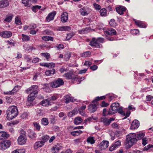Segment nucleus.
Instances as JSON below:
<instances>
[{"label": "nucleus", "instance_id": "obj_1", "mask_svg": "<svg viewBox=\"0 0 153 153\" xmlns=\"http://www.w3.org/2000/svg\"><path fill=\"white\" fill-rule=\"evenodd\" d=\"M7 118L10 120L17 116L18 114L17 108L15 106H11L7 111Z\"/></svg>", "mask_w": 153, "mask_h": 153}, {"label": "nucleus", "instance_id": "obj_2", "mask_svg": "<svg viewBox=\"0 0 153 153\" xmlns=\"http://www.w3.org/2000/svg\"><path fill=\"white\" fill-rule=\"evenodd\" d=\"M104 42V39L102 38H98L97 39L93 38L90 42L89 45L95 48H101L102 47L101 43Z\"/></svg>", "mask_w": 153, "mask_h": 153}, {"label": "nucleus", "instance_id": "obj_3", "mask_svg": "<svg viewBox=\"0 0 153 153\" xmlns=\"http://www.w3.org/2000/svg\"><path fill=\"white\" fill-rule=\"evenodd\" d=\"M134 134L130 133L127 136L126 142L129 146V147L135 144L137 142V139L135 138Z\"/></svg>", "mask_w": 153, "mask_h": 153}, {"label": "nucleus", "instance_id": "obj_4", "mask_svg": "<svg viewBox=\"0 0 153 153\" xmlns=\"http://www.w3.org/2000/svg\"><path fill=\"white\" fill-rule=\"evenodd\" d=\"M64 84L63 80L61 78H58L51 82L50 85L52 87L55 88L63 85Z\"/></svg>", "mask_w": 153, "mask_h": 153}, {"label": "nucleus", "instance_id": "obj_5", "mask_svg": "<svg viewBox=\"0 0 153 153\" xmlns=\"http://www.w3.org/2000/svg\"><path fill=\"white\" fill-rule=\"evenodd\" d=\"M119 105L118 103L115 102L112 104L109 109L108 114L112 115L116 113L118 111Z\"/></svg>", "mask_w": 153, "mask_h": 153}, {"label": "nucleus", "instance_id": "obj_6", "mask_svg": "<svg viewBox=\"0 0 153 153\" xmlns=\"http://www.w3.org/2000/svg\"><path fill=\"white\" fill-rule=\"evenodd\" d=\"M64 76L67 78L68 79H71L74 80V81H77L78 79V78L76 77V76L74 74L72 71H69L68 73L65 74Z\"/></svg>", "mask_w": 153, "mask_h": 153}, {"label": "nucleus", "instance_id": "obj_7", "mask_svg": "<svg viewBox=\"0 0 153 153\" xmlns=\"http://www.w3.org/2000/svg\"><path fill=\"white\" fill-rule=\"evenodd\" d=\"M11 145V142L9 140H5L0 142V149L5 150L8 148Z\"/></svg>", "mask_w": 153, "mask_h": 153}, {"label": "nucleus", "instance_id": "obj_8", "mask_svg": "<svg viewBox=\"0 0 153 153\" xmlns=\"http://www.w3.org/2000/svg\"><path fill=\"white\" fill-rule=\"evenodd\" d=\"M38 88V86L37 85H33L26 90V91L28 94L29 93H32L34 94H36L38 92L37 90Z\"/></svg>", "mask_w": 153, "mask_h": 153}, {"label": "nucleus", "instance_id": "obj_9", "mask_svg": "<svg viewBox=\"0 0 153 153\" xmlns=\"http://www.w3.org/2000/svg\"><path fill=\"white\" fill-rule=\"evenodd\" d=\"M90 104L88 107V111L91 113L94 112L97 110L98 105L97 104Z\"/></svg>", "mask_w": 153, "mask_h": 153}, {"label": "nucleus", "instance_id": "obj_10", "mask_svg": "<svg viewBox=\"0 0 153 153\" xmlns=\"http://www.w3.org/2000/svg\"><path fill=\"white\" fill-rule=\"evenodd\" d=\"M12 33L8 31H3L0 33L1 36L4 38H8L10 37L12 35Z\"/></svg>", "mask_w": 153, "mask_h": 153}, {"label": "nucleus", "instance_id": "obj_11", "mask_svg": "<svg viewBox=\"0 0 153 153\" xmlns=\"http://www.w3.org/2000/svg\"><path fill=\"white\" fill-rule=\"evenodd\" d=\"M139 126V122L136 120H134L132 123L130 129H135L138 128Z\"/></svg>", "mask_w": 153, "mask_h": 153}, {"label": "nucleus", "instance_id": "obj_12", "mask_svg": "<svg viewBox=\"0 0 153 153\" xmlns=\"http://www.w3.org/2000/svg\"><path fill=\"white\" fill-rule=\"evenodd\" d=\"M109 146V142L107 141H103L100 143V147L101 150L106 149Z\"/></svg>", "mask_w": 153, "mask_h": 153}, {"label": "nucleus", "instance_id": "obj_13", "mask_svg": "<svg viewBox=\"0 0 153 153\" xmlns=\"http://www.w3.org/2000/svg\"><path fill=\"white\" fill-rule=\"evenodd\" d=\"M121 145V141L120 140H118L115 142L109 148V150L110 151H112L115 150L117 148L120 146Z\"/></svg>", "mask_w": 153, "mask_h": 153}, {"label": "nucleus", "instance_id": "obj_14", "mask_svg": "<svg viewBox=\"0 0 153 153\" xmlns=\"http://www.w3.org/2000/svg\"><path fill=\"white\" fill-rule=\"evenodd\" d=\"M26 137L19 136L18 139V142L19 144L22 145L24 144L26 142Z\"/></svg>", "mask_w": 153, "mask_h": 153}, {"label": "nucleus", "instance_id": "obj_15", "mask_svg": "<svg viewBox=\"0 0 153 153\" xmlns=\"http://www.w3.org/2000/svg\"><path fill=\"white\" fill-rule=\"evenodd\" d=\"M116 11L120 15H123L126 11V9L123 6H119L116 8Z\"/></svg>", "mask_w": 153, "mask_h": 153}, {"label": "nucleus", "instance_id": "obj_16", "mask_svg": "<svg viewBox=\"0 0 153 153\" xmlns=\"http://www.w3.org/2000/svg\"><path fill=\"white\" fill-rule=\"evenodd\" d=\"M50 100L49 99H47L45 100H43L40 102V105L43 106L48 107L51 105Z\"/></svg>", "mask_w": 153, "mask_h": 153}, {"label": "nucleus", "instance_id": "obj_17", "mask_svg": "<svg viewBox=\"0 0 153 153\" xmlns=\"http://www.w3.org/2000/svg\"><path fill=\"white\" fill-rule=\"evenodd\" d=\"M19 90V86H16L12 91L4 92V94H13Z\"/></svg>", "mask_w": 153, "mask_h": 153}, {"label": "nucleus", "instance_id": "obj_18", "mask_svg": "<svg viewBox=\"0 0 153 153\" xmlns=\"http://www.w3.org/2000/svg\"><path fill=\"white\" fill-rule=\"evenodd\" d=\"M105 33L109 35H117V34L115 30L112 28H110L108 29V30L106 31Z\"/></svg>", "mask_w": 153, "mask_h": 153}, {"label": "nucleus", "instance_id": "obj_19", "mask_svg": "<svg viewBox=\"0 0 153 153\" xmlns=\"http://www.w3.org/2000/svg\"><path fill=\"white\" fill-rule=\"evenodd\" d=\"M135 136V138L137 139V141L138 140L142 139L145 136V134L142 132L140 131L137 132L136 133H134Z\"/></svg>", "mask_w": 153, "mask_h": 153}, {"label": "nucleus", "instance_id": "obj_20", "mask_svg": "<svg viewBox=\"0 0 153 153\" xmlns=\"http://www.w3.org/2000/svg\"><path fill=\"white\" fill-rule=\"evenodd\" d=\"M68 19V14L66 12L63 13L61 15V19L63 22H67Z\"/></svg>", "mask_w": 153, "mask_h": 153}, {"label": "nucleus", "instance_id": "obj_21", "mask_svg": "<svg viewBox=\"0 0 153 153\" xmlns=\"http://www.w3.org/2000/svg\"><path fill=\"white\" fill-rule=\"evenodd\" d=\"M64 102L66 103H68L70 102H73L74 101V98L69 95H66L64 97Z\"/></svg>", "mask_w": 153, "mask_h": 153}, {"label": "nucleus", "instance_id": "obj_22", "mask_svg": "<svg viewBox=\"0 0 153 153\" xmlns=\"http://www.w3.org/2000/svg\"><path fill=\"white\" fill-rule=\"evenodd\" d=\"M56 14L55 12L51 13L48 15L46 17V20L48 22H50L51 21L54 19V17Z\"/></svg>", "mask_w": 153, "mask_h": 153}, {"label": "nucleus", "instance_id": "obj_23", "mask_svg": "<svg viewBox=\"0 0 153 153\" xmlns=\"http://www.w3.org/2000/svg\"><path fill=\"white\" fill-rule=\"evenodd\" d=\"M71 27L68 26H63L59 27L57 29V30L61 31H68L71 30Z\"/></svg>", "mask_w": 153, "mask_h": 153}, {"label": "nucleus", "instance_id": "obj_24", "mask_svg": "<svg viewBox=\"0 0 153 153\" xmlns=\"http://www.w3.org/2000/svg\"><path fill=\"white\" fill-rule=\"evenodd\" d=\"M9 136V134L4 131L0 132V140H2L7 138Z\"/></svg>", "mask_w": 153, "mask_h": 153}, {"label": "nucleus", "instance_id": "obj_25", "mask_svg": "<svg viewBox=\"0 0 153 153\" xmlns=\"http://www.w3.org/2000/svg\"><path fill=\"white\" fill-rule=\"evenodd\" d=\"M9 5V3L7 0L0 1V8L6 7Z\"/></svg>", "mask_w": 153, "mask_h": 153}, {"label": "nucleus", "instance_id": "obj_26", "mask_svg": "<svg viewBox=\"0 0 153 153\" xmlns=\"http://www.w3.org/2000/svg\"><path fill=\"white\" fill-rule=\"evenodd\" d=\"M135 22V24L140 27L145 28L146 27V25L142 21H137L135 19H133Z\"/></svg>", "mask_w": 153, "mask_h": 153}, {"label": "nucleus", "instance_id": "obj_27", "mask_svg": "<svg viewBox=\"0 0 153 153\" xmlns=\"http://www.w3.org/2000/svg\"><path fill=\"white\" fill-rule=\"evenodd\" d=\"M101 121L103 123L104 125L105 126H108L110 124V121H109L106 117H102L101 118Z\"/></svg>", "mask_w": 153, "mask_h": 153}, {"label": "nucleus", "instance_id": "obj_28", "mask_svg": "<svg viewBox=\"0 0 153 153\" xmlns=\"http://www.w3.org/2000/svg\"><path fill=\"white\" fill-rule=\"evenodd\" d=\"M55 69L47 70L45 71V74L47 76H50L53 75L55 74Z\"/></svg>", "mask_w": 153, "mask_h": 153}, {"label": "nucleus", "instance_id": "obj_29", "mask_svg": "<svg viewBox=\"0 0 153 153\" xmlns=\"http://www.w3.org/2000/svg\"><path fill=\"white\" fill-rule=\"evenodd\" d=\"M44 144L41 141H38L35 143L34 145V148L35 149H37L39 147H42Z\"/></svg>", "mask_w": 153, "mask_h": 153}, {"label": "nucleus", "instance_id": "obj_30", "mask_svg": "<svg viewBox=\"0 0 153 153\" xmlns=\"http://www.w3.org/2000/svg\"><path fill=\"white\" fill-rule=\"evenodd\" d=\"M61 146L59 145H55L53 147L52 149L53 153H56L61 149Z\"/></svg>", "mask_w": 153, "mask_h": 153}, {"label": "nucleus", "instance_id": "obj_31", "mask_svg": "<svg viewBox=\"0 0 153 153\" xmlns=\"http://www.w3.org/2000/svg\"><path fill=\"white\" fill-rule=\"evenodd\" d=\"M91 30V28L90 27H86L85 28L82 29L79 31V33L80 34H85L86 33L88 32H89Z\"/></svg>", "mask_w": 153, "mask_h": 153}, {"label": "nucleus", "instance_id": "obj_32", "mask_svg": "<svg viewBox=\"0 0 153 153\" xmlns=\"http://www.w3.org/2000/svg\"><path fill=\"white\" fill-rule=\"evenodd\" d=\"M83 120L80 117H78L75 118L74 120V123L75 124L78 125L81 123Z\"/></svg>", "mask_w": 153, "mask_h": 153}, {"label": "nucleus", "instance_id": "obj_33", "mask_svg": "<svg viewBox=\"0 0 153 153\" xmlns=\"http://www.w3.org/2000/svg\"><path fill=\"white\" fill-rule=\"evenodd\" d=\"M87 141L88 143L92 144L95 143V140L93 137L90 136L88 138Z\"/></svg>", "mask_w": 153, "mask_h": 153}, {"label": "nucleus", "instance_id": "obj_34", "mask_svg": "<svg viewBox=\"0 0 153 153\" xmlns=\"http://www.w3.org/2000/svg\"><path fill=\"white\" fill-rule=\"evenodd\" d=\"M30 93V94L29 95L28 97V101L30 102L33 101V100L34 99L35 95L36 94L32 93Z\"/></svg>", "mask_w": 153, "mask_h": 153}, {"label": "nucleus", "instance_id": "obj_35", "mask_svg": "<svg viewBox=\"0 0 153 153\" xmlns=\"http://www.w3.org/2000/svg\"><path fill=\"white\" fill-rule=\"evenodd\" d=\"M105 96H103L101 97H97L95 98V100H93L92 102V103H94V102H97L99 100H102L105 99Z\"/></svg>", "mask_w": 153, "mask_h": 153}, {"label": "nucleus", "instance_id": "obj_36", "mask_svg": "<svg viewBox=\"0 0 153 153\" xmlns=\"http://www.w3.org/2000/svg\"><path fill=\"white\" fill-rule=\"evenodd\" d=\"M41 55L42 56L46 58L47 61L49 60L51 57L50 54L47 52L42 53H41Z\"/></svg>", "mask_w": 153, "mask_h": 153}, {"label": "nucleus", "instance_id": "obj_37", "mask_svg": "<svg viewBox=\"0 0 153 153\" xmlns=\"http://www.w3.org/2000/svg\"><path fill=\"white\" fill-rule=\"evenodd\" d=\"M82 133V131L81 130L76 131H72L71 134L73 136H76L79 135L81 134Z\"/></svg>", "mask_w": 153, "mask_h": 153}, {"label": "nucleus", "instance_id": "obj_38", "mask_svg": "<svg viewBox=\"0 0 153 153\" xmlns=\"http://www.w3.org/2000/svg\"><path fill=\"white\" fill-rule=\"evenodd\" d=\"M77 113V111L76 110L74 109L68 113V117H73Z\"/></svg>", "mask_w": 153, "mask_h": 153}, {"label": "nucleus", "instance_id": "obj_39", "mask_svg": "<svg viewBox=\"0 0 153 153\" xmlns=\"http://www.w3.org/2000/svg\"><path fill=\"white\" fill-rule=\"evenodd\" d=\"M42 38L43 40L46 41L49 40L53 41V37L48 36H44L42 37Z\"/></svg>", "mask_w": 153, "mask_h": 153}, {"label": "nucleus", "instance_id": "obj_40", "mask_svg": "<svg viewBox=\"0 0 153 153\" xmlns=\"http://www.w3.org/2000/svg\"><path fill=\"white\" fill-rule=\"evenodd\" d=\"M13 16V14H10V15H7L6 18L4 20V21L7 22H10L12 20Z\"/></svg>", "mask_w": 153, "mask_h": 153}, {"label": "nucleus", "instance_id": "obj_41", "mask_svg": "<svg viewBox=\"0 0 153 153\" xmlns=\"http://www.w3.org/2000/svg\"><path fill=\"white\" fill-rule=\"evenodd\" d=\"M49 138V136L46 135L43 136L41 137L42 140L41 141L44 144L45 142L48 141Z\"/></svg>", "mask_w": 153, "mask_h": 153}, {"label": "nucleus", "instance_id": "obj_42", "mask_svg": "<svg viewBox=\"0 0 153 153\" xmlns=\"http://www.w3.org/2000/svg\"><path fill=\"white\" fill-rule=\"evenodd\" d=\"M80 13L83 16H87L88 14V13H87L85 9V8L84 7L80 9Z\"/></svg>", "mask_w": 153, "mask_h": 153}, {"label": "nucleus", "instance_id": "obj_43", "mask_svg": "<svg viewBox=\"0 0 153 153\" xmlns=\"http://www.w3.org/2000/svg\"><path fill=\"white\" fill-rule=\"evenodd\" d=\"M106 10L105 8H102L100 10V13L102 16H105L107 15Z\"/></svg>", "mask_w": 153, "mask_h": 153}, {"label": "nucleus", "instance_id": "obj_44", "mask_svg": "<svg viewBox=\"0 0 153 153\" xmlns=\"http://www.w3.org/2000/svg\"><path fill=\"white\" fill-rule=\"evenodd\" d=\"M22 40L23 42H25L30 40V37L27 35L22 34Z\"/></svg>", "mask_w": 153, "mask_h": 153}, {"label": "nucleus", "instance_id": "obj_45", "mask_svg": "<svg viewBox=\"0 0 153 153\" xmlns=\"http://www.w3.org/2000/svg\"><path fill=\"white\" fill-rule=\"evenodd\" d=\"M42 124L44 126H47L48 124V121L47 119L45 118H42L41 120Z\"/></svg>", "mask_w": 153, "mask_h": 153}, {"label": "nucleus", "instance_id": "obj_46", "mask_svg": "<svg viewBox=\"0 0 153 153\" xmlns=\"http://www.w3.org/2000/svg\"><path fill=\"white\" fill-rule=\"evenodd\" d=\"M41 7V6L36 5L33 6L32 8V10L34 12L36 13L38 9H39Z\"/></svg>", "mask_w": 153, "mask_h": 153}, {"label": "nucleus", "instance_id": "obj_47", "mask_svg": "<svg viewBox=\"0 0 153 153\" xmlns=\"http://www.w3.org/2000/svg\"><path fill=\"white\" fill-rule=\"evenodd\" d=\"M25 149H18L15 150L12 152V153H25Z\"/></svg>", "mask_w": 153, "mask_h": 153}, {"label": "nucleus", "instance_id": "obj_48", "mask_svg": "<svg viewBox=\"0 0 153 153\" xmlns=\"http://www.w3.org/2000/svg\"><path fill=\"white\" fill-rule=\"evenodd\" d=\"M33 125L36 130L39 131L40 128V126L39 124L36 122H34Z\"/></svg>", "mask_w": 153, "mask_h": 153}, {"label": "nucleus", "instance_id": "obj_49", "mask_svg": "<svg viewBox=\"0 0 153 153\" xmlns=\"http://www.w3.org/2000/svg\"><path fill=\"white\" fill-rule=\"evenodd\" d=\"M71 56V54L70 52L67 53L65 55V61H68Z\"/></svg>", "mask_w": 153, "mask_h": 153}, {"label": "nucleus", "instance_id": "obj_50", "mask_svg": "<svg viewBox=\"0 0 153 153\" xmlns=\"http://www.w3.org/2000/svg\"><path fill=\"white\" fill-rule=\"evenodd\" d=\"M91 55V53L90 51H86L82 54V56L84 57H89Z\"/></svg>", "mask_w": 153, "mask_h": 153}, {"label": "nucleus", "instance_id": "obj_51", "mask_svg": "<svg viewBox=\"0 0 153 153\" xmlns=\"http://www.w3.org/2000/svg\"><path fill=\"white\" fill-rule=\"evenodd\" d=\"M109 24L112 27L115 26L117 25L114 19H111L109 22Z\"/></svg>", "mask_w": 153, "mask_h": 153}, {"label": "nucleus", "instance_id": "obj_52", "mask_svg": "<svg viewBox=\"0 0 153 153\" xmlns=\"http://www.w3.org/2000/svg\"><path fill=\"white\" fill-rule=\"evenodd\" d=\"M109 105V103L106 102L104 101H102L101 103L100 104L101 106L102 107H107Z\"/></svg>", "mask_w": 153, "mask_h": 153}, {"label": "nucleus", "instance_id": "obj_53", "mask_svg": "<svg viewBox=\"0 0 153 153\" xmlns=\"http://www.w3.org/2000/svg\"><path fill=\"white\" fill-rule=\"evenodd\" d=\"M74 35V34L72 33H69L67 34L66 37V39L68 40H69L71 38L73 37Z\"/></svg>", "mask_w": 153, "mask_h": 153}, {"label": "nucleus", "instance_id": "obj_54", "mask_svg": "<svg viewBox=\"0 0 153 153\" xmlns=\"http://www.w3.org/2000/svg\"><path fill=\"white\" fill-rule=\"evenodd\" d=\"M15 23L18 25H20L22 24L18 16H16L15 18Z\"/></svg>", "mask_w": 153, "mask_h": 153}, {"label": "nucleus", "instance_id": "obj_55", "mask_svg": "<svg viewBox=\"0 0 153 153\" xmlns=\"http://www.w3.org/2000/svg\"><path fill=\"white\" fill-rule=\"evenodd\" d=\"M118 111L119 113H120L121 115H122L123 116L125 115V112L123 111V109L122 108H121V107L119 108V107L118 108Z\"/></svg>", "mask_w": 153, "mask_h": 153}, {"label": "nucleus", "instance_id": "obj_56", "mask_svg": "<svg viewBox=\"0 0 153 153\" xmlns=\"http://www.w3.org/2000/svg\"><path fill=\"white\" fill-rule=\"evenodd\" d=\"M28 114L27 112H25L22 114L20 117L22 119H26L27 118Z\"/></svg>", "mask_w": 153, "mask_h": 153}, {"label": "nucleus", "instance_id": "obj_57", "mask_svg": "<svg viewBox=\"0 0 153 153\" xmlns=\"http://www.w3.org/2000/svg\"><path fill=\"white\" fill-rule=\"evenodd\" d=\"M51 123L54 124L55 122V116L53 115H51L50 117Z\"/></svg>", "mask_w": 153, "mask_h": 153}, {"label": "nucleus", "instance_id": "obj_58", "mask_svg": "<svg viewBox=\"0 0 153 153\" xmlns=\"http://www.w3.org/2000/svg\"><path fill=\"white\" fill-rule=\"evenodd\" d=\"M36 135V134L33 131H30L29 134V137L32 138H35Z\"/></svg>", "mask_w": 153, "mask_h": 153}, {"label": "nucleus", "instance_id": "obj_59", "mask_svg": "<svg viewBox=\"0 0 153 153\" xmlns=\"http://www.w3.org/2000/svg\"><path fill=\"white\" fill-rule=\"evenodd\" d=\"M93 5L95 9L96 10H99L101 8V7L98 4L95 3Z\"/></svg>", "mask_w": 153, "mask_h": 153}, {"label": "nucleus", "instance_id": "obj_60", "mask_svg": "<svg viewBox=\"0 0 153 153\" xmlns=\"http://www.w3.org/2000/svg\"><path fill=\"white\" fill-rule=\"evenodd\" d=\"M37 27L36 25L34 24H32L29 25V28L30 29H34Z\"/></svg>", "mask_w": 153, "mask_h": 153}, {"label": "nucleus", "instance_id": "obj_61", "mask_svg": "<svg viewBox=\"0 0 153 153\" xmlns=\"http://www.w3.org/2000/svg\"><path fill=\"white\" fill-rule=\"evenodd\" d=\"M20 136L26 137V132L23 129H21L20 131Z\"/></svg>", "mask_w": 153, "mask_h": 153}, {"label": "nucleus", "instance_id": "obj_62", "mask_svg": "<svg viewBox=\"0 0 153 153\" xmlns=\"http://www.w3.org/2000/svg\"><path fill=\"white\" fill-rule=\"evenodd\" d=\"M48 68H51L52 67H54L55 66V64L53 62H50L48 63Z\"/></svg>", "mask_w": 153, "mask_h": 153}, {"label": "nucleus", "instance_id": "obj_63", "mask_svg": "<svg viewBox=\"0 0 153 153\" xmlns=\"http://www.w3.org/2000/svg\"><path fill=\"white\" fill-rule=\"evenodd\" d=\"M92 62L88 61H85L84 63V65L85 66H88V67H90L91 65Z\"/></svg>", "mask_w": 153, "mask_h": 153}, {"label": "nucleus", "instance_id": "obj_64", "mask_svg": "<svg viewBox=\"0 0 153 153\" xmlns=\"http://www.w3.org/2000/svg\"><path fill=\"white\" fill-rule=\"evenodd\" d=\"M151 148H153V145L149 144L147 146H145L144 148V149L145 150H147Z\"/></svg>", "mask_w": 153, "mask_h": 153}]
</instances>
